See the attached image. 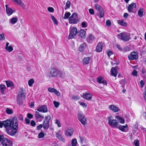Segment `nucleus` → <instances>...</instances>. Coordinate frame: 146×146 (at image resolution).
<instances>
[{
  "mask_svg": "<svg viewBox=\"0 0 146 146\" xmlns=\"http://www.w3.org/2000/svg\"><path fill=\"white\" fill-rule=\"evenodd\" d=\"M78 118L79 120L83 125L86 123V119L84 115L81 113L80 112L78 114Z\"/></svg>",
  "mask_w": 146,
  "mask_h": 146,
  "instance_id": "nucleus-11",
  "label": "nucleus"
},
{
  "mask_svg": "<svg viewBox=\"0 0 146 146\" xmlns=\"http://www.w3.org/2000/svg\"><path fill=\"white\" fill-rule=\"evenodd\" d=\"M51 18L54 22V25H57L58 24V22L56 18L54 17V16L53 15H51Z\"/></svg>",
  "mask_w": 146,
  "mask_h": 146,
  "instance_id": "nucleus-36",
  "label": "nucleus"
},
{
  "mask_svg": "<svg viewBox=\"0 0 146 146\" xmlns=\"http://www.w3.org/2000/svg\"><path fill=\"white\" fill-rule=\"evenodd\" d=\"M94 7L99 12L100 14V18L103 17L104 15L103 9L99 5L97 4L95 5Z\"/></svg>",
  "mask_w": 146,
  "mask_h": 146,
  "instance_id": "nucleus-7",
  "label": "nucleus"
},
{
  "mask_svg": "<svg viewBox=\"0 0 146 146\" xmlns=\"http://www.w3.org/2000/svg\"><path fill=\"white\" fill-rule=\"evenodd\" d=\"M56 137L59 140L62 142L65 141L64 138L62 136V134L60 133H56Z\"/></svg>",
  "mask_w": 146,
  "mask_h": 146,
  "instance_id": "nucleus-29",
  "label": "nucleus"
},
{
  "mask_svg": "<svg viewBox=\"0 0 146 146\" xmlns=\"http://www.w3.org/2000/svg\"><path fill=\"white\" fill-rule=\"evenodd\" d=\"M128 125L126 124L125 125H118V126L117 128L119 130L122 132H127L128 131Z\"/></svg>",
  "mask_w": 146,
  "mask_h": 146,
  "instance_id": "nucleus-14",
  "label": "nucleus"
},
{
  "mask_svg": "<svg viewBox=\"0 0 146 146\" xmlns=\"http://www.w3.org/2000/svg\"><path fill=\"white\" fill-rule=\"evenodd\" d=\"M78 31L76 27H73L72 28L71 32L69 34L68 36V38L71 39L74 38L76 35Z\"/></svg>",
  "mask_w": 146,
  "mask_h": 146,
  "instance_id": "nucleus-9",
  "label": "nucleus"
},
{
  "mask_svg": "<svg viewBox=\"0 0 146 146\" xmlns=\"http://www.w3.org/2000/svg\"><path fill=\"white\" fill-rule=\"evenodd\" d=\"M48 90L49 92L53 93L57 96H60V92L55 88L51 87H49L48 88Z\"/></svg>",
  "mask_w": 146,
  "mask_h": 146,
  "instance_id": "nucleus-16",
  "label": "nucleus"
},
{
  "mask_svg": "<svg viewBox=\"0 0 146 146\" xmlns=\"http://www.w3.org/2000/svg\"><path fill=\"white\" fill-rule=\"evenodd\" d=\"M143 96L144 99L146 102V88L145 89V90L143 93Z\"/></svg>",
  "mask_w": 146,
  "mask_h": 146,
  "instance_id": "nucleus-64",
  "label": "nucleus"
},
{
  "mask_svg": "<svg viewBox=\"0 0 146 146\" xmlns=\"http://www.w3.org/2000/svg\"><path fill=\"white\" fill-rule=\"evenodd\" d=\"M140 86L141 88H143L145 85V83L143 80H141L140 81Z\"/></svg>",
  "mask_w": 146,
  "mask_h": 146,
  "instance_id": "nucleus-59",
  "label": "nucleus"
},
{
  "mask_svg": "<svg viewBox=\"0 0 146 146\" xmlns=\"http://www.w3.org/2000/svg\"><path fill=\"white\" fill-rule=\"evenodd\" d=\"M6 113L8 114H11L13 113V112L12 109L9 108H7L6 110Z\"/></svg>",
  "mask_w": 146,
  "mask_h": 146,
  "instance_id": "nucleus-40",
  "label": "nucleus"
},
{
  "mask_svg": "<svg viewBox=\"0 0 146 146\" xmlns=\"http://www.w3.org/2000/svg\"><path fill=\"white\" fill-rule=\"evenodd\" d=\"M128 12L130 13H135L136 12V5L134 3H132L129 5L127 8Z\"/></svg>",
  "mask_w": 146,
  "mask_h": 146,
  "instance_id": "nucleus-5",
  "label": "nucleus"
},
{
  "mask_svg": "<svg viewBox=\"0 0 146 146\" xmlns=\"http://www.w3.org/2000/svg\"><path fill=\"white\" fill-rule=\"evenodd\" d=\"M6 87L5 85L1 84L0 85V92L2 94H5V91Z\"/></svg>",
  "mask_w": 146,
  "mask_h": 146,
  "instance_id": "nucleus-26",
  "label": "nucleus"
},
{
  "mask_svg": "<svg viewBox=\"0 0 146 146\" xmlns=\"http://www.w3.org/2000/svg\"><path fill=\"white\" fill-rule=\"evenodd\" d=\"M53 104L54 105V106L56 108H58L60 104L59 102H57L55 101L53 102Z\"/></svg>",
  "mask_w": 146,
  "mask_h": 146,
  "instance_id": "nucleus-49",
  "label": "nucleus"
},
{
  "mask_svg": "<svg viewBox=\"0 0 146 146\" xmlns=\"http://www.w3.org/2000/svg\"><path fill=\"white\" fill-rule=\"evenodd\" d=\"M25 95L23 91V88H20L18 93L17 96V100H20L25 98Z\"/></svg>",
  "mask_w": 146,
  "mask_h": 146,
  "instance_id": "nucleus-10",
  "label": "nucleus"
},
{
  "mask_svg": "<svg viewBox=\"0 0 146 146\" xmlns=\"http://www.w3.org/2000/svg\"><path fill=\"white\" fill-rule=\"evenodd\" d=\"M6 12L8 16H10L12 15L13 13L15 12V11L14 10H13L11 8L8 7V5H5Z\"/></svg>",
  "mask_w": 146,
  "mask_h": 146,
  "instance_id": "nucleus-19",
  "label": "nucleus"
},
{
  "mask_svg": "<svg viewBox=\"0 0 146 146\" xmlns=\"http://www.w3.org/2000/svg\"><path fill=\"white\" fill-rule=\"evenodd\" d=\"M87 44L86 43L81 44L78 48V50L80 52H83L84 49L87 47Z\"/></svg>",
  "mask_w": 146,
  "mask_h": 146,
  "instance_id": "nucleus-24",
  "label": "nucleus"
},
{
  "mask_svg": "<svg viewBox=\"0 0 146 146\" xmlns=\"http://www.w3.org/2000/svg\"><path fill=\"white\" fill-rule=\"evenodd\" d=\"M79 22L78 15L76 13H74L72 15L69 17L68 22L70 24H75Z\"/></svg>",
  "mask_w": 146,
  "mask_h": 146,
  "instance_id": "nucleus-3",
  "label": "nucleus"
},
{
  "mask_svg": "<svg viewBox=\"0 0 146 146\" xmlns=\"http://www.w3.org/2000/svg\"><path fill=\"white\" fill-rule=\"evenodd\" d=\"M111 23L110 20H108L106 21V24L107 26H110L111 25Z\"/></svg>",
  "mask_w": 146,
  "mask_h": 146,
  "instance_id": "nucleus-56",
  "label": "nucleus"
},
{
  "mask_svg": "<svg viewBox=\"0 0 146 146\" xmlns=\"http://www.w3.org/2000/svg\"><path fill=\"white\" fill-rule=\"evenodd\" d=\"M72 98L74 100H76L79 99V97L73 95L72 96Z\"/></svg>",
  "mask_w": 146,
  "mask_h": 146,
  "instance_id": "nucleus-54",
  "label": "nucleus"
},
{
  "mask_svg": "<svg viewBox=\"0 0 146 146\" xmlns=\"http://www.w3.org/2000/svg\"><path fill=\"white\" fill-rule=\"evenodd\" d=\"M115 46L116 48H117L119 51L123 52V48H121L120 44L117 43L115 45Z\"/></svg>",
  "mask_w": 146,
  "mask_h": 146,
  "instance_id": "nucleus-41",
  "label": "nucleus"
},
{
  "mask_svg": "<svg viewBox=\"0 0 146 146\" xmlns=\"http://www.w3.org/2000/svg\"><path fill=\"white\" fill-rule=\"evenodd\" d=\"M109 109L114 112H116L119 111V108L114 105H111L108 106Z\"/></svg>",
  "mask_w": 146,
  "mask_h": 146,
  "instance_id": "nucleus-17",
  "label": "nucleus"
},
{
  "mask_svg": "<svg viewBox=\"0 0 146 146\" xmlns=\"http://www.w3.org/2000/svg\"><path fill=\"white\" fill-rule=\"evenodd\" d=\"M104 43L102 42H99L96 47V51L98 52H101Z\"/></svg>",
  "mask_w": 146,
  "mask_h": 146,
  "instance_id": "nucleus-18",
  "label": "nucleus"
},
{
  "mask_svg": "<svg viewBox=\"0 0 146 146\" xmlns=\"http://www.w3.org/2000/svg\"><path fill=\"white\" fill-rule=\"evenodd\" d=\"M9 43L7 42L6 45L5 49L9 52H11L13 50V48L11 46H8Z\"/></svg>",
  "mask_w": 146,
  "mask_h": 146,
  "instance_id": "nucleus-28",
  "label": "nucleus"
},
{
  "mask_svg": "<svg viewBox=\"0 0 146 146\" xmlns=\"http://www.w3.org/2000/svg\"><path fill=\"white\" fill-rule=\"evenodd\" d=\"M91 58V57H86L84 58L83 59L82 64L84 65L87 64H89V61Z\"/></svg>",
  "mask_w": 146,
  "mask_h": 146,
  "instance_id": "nucleus-25",
  "label": "nucleus"
},
{
  "mask_svg": "<svg viewBox=\"0 0 146 146\" xmlns=\"http://www.w3.org/2000/svg\"><path fill=\"white\" fill-rule=\"evenodd\" d=\"M118 36L121 40L125 42L129 40L128 34L126 33H121L118 35Z\"/></svg>",
  "mask_w": 146,
  "mask_h": 146,
  "instance_id": "nucleus-8",
  "label": "nucleus"
},
{
  "mask_svg": "<svg viewBox=\"0 0 146 146\" xmlns=\"http://www.w3.org/2000/svg\"><path fill=\"white\" fill-rule=\"evenodd\" d=\"M78 35L81 38H82L84 39L86 37V32L84 30L81 29L78 33Z\"/></svg>",
  "mask_w": 146,
  "mask_h": 146,
  "instance_id": "nucleus-20",
  "label": "nucleus"
},
{
  "mask_svg": "<svg viewBox=\"0 0 146 146\" xmlns=\"http://www.w3.org/2000/svg\"><path fill=\"white\" fill-rule=\"evenodd\" d=\"M44 136V134L42 132L38 134V138L39 139L43 138Z\"/></svg>",
  "mask_w": 146,
  "mask_h": 146,
  "instance_id": "nucleus-52",
  "label": "nucleus"
},
{
  "mask_svg": "<svg viewBox=\"0 0 146 146\" xmlns=\"http://www.w3.org/2000/svg\"><path fill=\"white\" fill-rule=\"evenodd\" d=\"M130 50V48L127 46L125 47L123 49V51L126 52Z\"/></svg>",
  "mask_w": 146,
  "mask_h": 146,
  "instance_id": "nucleus-46",
  "label": "nucleus"
},
{
  "mask_svg": "<svg viewBox=\"0 0 146 146\" xmlns=\"http://www.w3.org/2000/svg\"><path fill=\"white\" fill-rule=\"evenodd\" d=\"M137 72L135 70H134L131 73L132 75L134 76H137Z\"/></svg>",
  "mask_w": 146,
  "mask_h": 146,
  "instance_id": "nucleus-50",
  "label": "nucleus"
},
{
  "mask_svg": "<svg viewBox=\"0 0 146 146\" xmlns=\"http://www.w3.org/2000/svg\"><path fill=\"white\" fill-rule=\"evenodd\" d=\"M89 11L91 15H93L94 13V10L93 9H89Z\"/></svg>",
  "mask_w": 146,
  "mask_h": 146,
  "instance_id": "nucleus-55",
  "label": "nucleus"
},
{
  "mask_svg": "<svg viewBox=\"0 0 146 146\" xmlns=\"http://www.w3.org/2000/svg\"><path fill=\"white\" fill-rule=\"evenodd\" d=\"M118 23L123 26H126L127 25V23L125 22H124L123 20H118Z\"/></svg>",
  "mask_w": 146,
  "mask_h": 146,
  "instance_id": "nucleus-31",
  "label": "nucleus"
},
{
  "mask_svg": "<svg viewBox=\"0 0 146 146\" xmlns=\"http://www.w3.org/2000/svg\"><path fill=\"white\" fill-rule=\"evenodd\" d=\"M5 82L7 87L13 86V82L11 81H6Z\"/></svg>",
  "mask_w": 146,
  "mask_h": 146,
  "instance_id": "nucleus-34",
  "label": "nucleus"
},
{
  "mask_svg": "<svg viewBox=\"0 0 146 146\" xmlns=\"http://www.w3.org/2000/svg\"><path fill=\"white\" fill-rule=\"evenodd\" d=\"M70 1H67L66 3V5L64 8L65 9H67L70 8Z\"/></svg>",
  "mask_w": 146,
  "mask_h": 146,
  "instance_id": "nucleus-44",
  "label": "nucleus"
},
{
  "mask_svg": "<svg viewBox=\"0 0 146 146\" xmlns=\"http://www.w3.org/2000/svg\"><path fill=\"white\" fill-rule=\"evenodd\" d=\"M35 81L33 79H31L28 81V84L29 86L30 87H32L33 84L34 83Z\"/></svg>",
  "mask_w": 146,
  "mask_h": 146,
  "instance_id": "nucleus-39",
  "label": "nucleus"
},
{
  "mask_svg": "<svg viewBox=\"0 0 146 146\" xmlns=\"http://www.w3.org/2000/svg\"><path fill=\"white\" fill-rule=\"evenodd\" d=\"M78 103L80 105L82 106L83 108H86L87 107V104L86 103L80 102H79Z\"/></svg>",
  "mask_w": 146,
  "mask_h": 146,
  "instance_id": "nucleus-45",
  "label": "nucleus"
},
{
  "mask_svg": "<svg viewBox=\"0 0 146 146\" xmlns=\"http://www.w3.org/2000/svg\"><path fill=\"white\" fill-rule=\"evenodd\" d=\"M18 117L19 120L23 121V117L21 114H19L18 115Z\"/></svg>",
  "mask_w": 146,
  "mask_h": 146,
  "instance_id": "nucleus-58",
  "label": "nucleus"
},
{
  "mask_svg": "<svg viewBox=\"0 0 146 146\" xmlns=\"http://www.w3.org/2000/svg\"><path fill=\"white\" fill-rule=\"evenodd\" d=\"M35 116L39 121H42V119L44 118V116L40 115L39 113L37 111L35 112Z\"/></svg>",
  "mask_w": 146,
  "mask_h": 146,
  "instance_id": "nucleus-23",
  "label": "nucleus"
},
{
  "mask_svg": "<svg viewBox=\"0 0 146 146\" xmlns=\"http://www.w3.org/2000/svg\"><path fill=\"white\" fill-rule=\"evenodd\" d=\"M81 96L84 99L88 100H90L92 97V95L88 92L85 93H83L82 95H81Z\"/></svg>",
  "mask_w": 146,
  "mask_h": 146,
  "instance_id": "nucleus-13",
  "label": "nucleus"
},
{
  "mask_svg": "<svg viewBox=\"0 0 146 146\" xmlns=\"http://www.w3.org/2000/svg\"><path fill=\"white\" fill-rule=\"evenodd\" d=\"M106 53L107 55H112L113 54L112 51L110 50H107L106 51Z\"/></svg>",
  "mask_w": 146,
  "mask_h": 146,
  "instance_id": "nucleus-61",
  "label": "nucleus"
},
{
  "mask_svg": "<svg viewBox=\"0 0 146 146\" xmlns=\"http://www.w3.org/2000/svg\"><path fill=\"white\" fill-rule=\"evenodd\" d=\"M36 123L35 122L33 121L32 120L31 122V126L34 127Z\"/></svg>",
  "mask_w": 146,
  "mask_h": 146,
  "instance_id": "nucleus-63",
  "label": "nucleus"
},
{
  "mask_svg": "<svg viewBox=\"0 0 146 146\" xmlns=\"http://www.w3.org/2000/svg\"><path fill=\"white\" fill-rule=\"evenodd\" d=\"M45 118L46 119V121H48L51 119V117L50 115H48L47 116H45Z\"/></svg>",
  "mask_w": 146,
  "mask_h": 146,
  "instance_id": "nucleus-60",
  "label": "nucleus"
},
{
  "mask_svg": "<svg viewBox=\"0 0 146 146\" xmlns=\"http://www.w3.org/2000/svg\"><path fill=\"white\" fill-rule=\"evenodd\" d=\"M119 69V67L116 66L115 68L112 67L111 70L110 74L111 75L116 77L117 74V70Z\"/></svg>",
  "mask_w": 146,
  "mask_h": 146,
  "instance_id": "nucleus-15",
  "label": "nucleus"
},
{
  "mask_svg": "<svg viewBox=\"0 0 146 146\" xmlns=\"http://www.w3.org/2000/svg\"><path fill=\"white\" fill-rule=\"evenodd\" d=\"M103 80V78L102 77H99L98 78V83L101 84Z\"/></svg>",
  "mask_w": 146,
  "mask_h": 146,
  "instance_id": "nucleus-53",
  "label": "nucleus"
},
{
  "mask_svg": "<svg viewBox=\"0 0 146 146\" xmlns=\"http://www.w3.org/2000/svg\"><path fill=\"white\" fill-rule=\"evenodd\" d=\"M94 39V36L92 34L89 35L86 38L87 42L88 43H92Z\"/></svg>",
  "mask_w": 146,
  "mask_h": 146,
  "instance_id": "nucleus-22",
  "label": "nucleus"
},
{
  "mask_svg": "<svg viewBox=\"0 0 146 146\" xmlns=\"http://www.w3.org/2000/svg\"><path fill=\"white\" fill-rule=\"evenodd\" d=\"M71 15V13L69 12L66 11L65 12L64 14V16L63 17V19H66L69 18L70 16Z\"/></svg>",
  "mask_w": 146,
  "mask_h": 146,
  "instance_id": "nucleus-37",
  "label": "nucleus"
},
{
  "mask_svg": "<svg viewBox=\"0 0 146 146\" xmlns=\"http://www.w3.org/2000/svg\"><path fill=\"white\" fill-rule=\"evenodd\" d=\"M18 21V18L17 17H13L10 19V23L12 24H14L17 23Z\"/></svg>",
  "mask_w": 146,
  "mask_h": 146,
  "instance_id": "nucleus-35",
  "label": "nucleus"
},
{
  "mask_svg": "<svg viewBox=\"0 0 146 146\" xmlns=\"http://www.w3.org/2000/svg\"><path fill=\"white\" fill-rule=\"evenodd\" d=\"M37 110L40 112L46 113L48 111L47 106L46 105L39 106L37 107Z\"/></svg>",
  "mask_w": 146,
  "mask_h": 146,
  "instance_id": "nucleus-12",
  "label": "nucleus"
},
{
  "mask_svg": "<svg viewBox=\"0 0 146 146\" xmlns=\"http://www.w3.org/2000/svg\"><path fill=\"white\" fill-rule=\"evenodd\" d=\"M144 9L143 8H140L138 12V14L139 17H142L143 16Z\"/></svg>",
  "mask_w": 146,
  "mask_h": 146,
  "instance_id": "nucleus-32",
  "label": "nucleus"
},
{
  "mask_svg": "<svg viewBox=\"0 0 146 146\" xmlns=\"http://www.w3.org/2000/svg\"><path fill=\"white\" fill-rule=\"evenodd\" d=\"M27 115L28 117L30 119H31L33 118V116L31 114L28 113L27 114Z\"/></svg>",
  "mask_w": 146,
  "mask_h": 146,
  "instance_id": "nucleus-62",
  "label": "nucleus"
},
{
  "mask_svg": "<svg viewBox=\"0 0 146 146\" xmlns=\"http://www.w3.org/2000/svg\"><path fill=\"white\" fill-rule=\"evenodd\" d=\"M5 38L4 34L2 33L0 34V40H5Z\"/></svg>",
  "mask_w": 146,
  "mask_h": 146,
  "instance_id": "nucleus-48",
  "label": "nucleus"
},
{
  "mask_svg": "<svg viewBox=\"0 0 146 146\" xmlns=\"http://www.w3.org/2000/svg\"><path fill=\"white\" fill-rule=\"evenodd\" d=\"M65 76V73L62 72L55 68H52L47 76L49 78L60 77H64Z\"/></svg>",
  "mask_w": 146,
  "mask_h": 146,
  "instance_id": "nucleus-2",
  "label": "nucleus"
},
{
  "mask_svg": "<svg viewBox=\"0 0 146 146\" xmlns=\"http://www.w3.org/2000/svg\"><path fill=\"white\" fill-rule=\"evenodd\" d=\"M133 143L135 146H139V141L138 139H135L133 141Z\"/></svg>",
  "mask_w": 146,
  "mask_h": 146,
  "instance_id": "nucleus-42",
  "label": "nucleus"
},
{
  "mask_svg": "<svg viewBox=\"0 0 146 146\" xmlns=\"http://www.w3.org/2000/svg\"><path fill=\"white\" fill-rule=\"evenodd\" d=\"M108 124L111 126L113 128L117 127L119 123L116 120L112 119L111 117L108 118Z\"/></svg>",
  "mask_w": 146,
  "mask_h": 146,
  "instance_id": "nucleus-6",
  "label": "nucleus"
},
{
  "mask_svg": "<svg viewBox=\"0 0 146 146\" xmlns=\"http://www.w3.org/2000/svg\"><path fill=\"white\" fill-rule=\"evenodd\" d=\"M48 11L50 12H53L54 11V9L52 7H49L48 8Z\"/></svg>",
  "mask_w": 146,
  "mask_h": 146,
  "instance_id": "nucleus-57",
  "label": "nucleus"
},
{
  "mask_svg": "<svg viewBox=\"0 0 146 146\" xmlns=\"http://www.w3.org/2000/svg\"><path fill=\"white\" fill-rule=\"evenodd\" d=\"M142 72L143 77H145L146 74V69L143 68L142 70Z\"/></svg>",
  "mask_w": 146,
  "mask_h": 146,
  "instance_id": "nucleus-51",
  "label": "nucleus"
},
{
  "mask_svg": "<svg viewBox=\"0 0 146 146\" xmlns=\"http://www.w3.org/2000/svg\"><path fill=\"white\" fill-rule=\"evenodd\" d=\"M128 58L129 60H134L138 59V55H128Z\"/></svg>",
  "mask_w": 146,
  "mask_h": 146,
  "instance_id": "nucleus-33",
  "label": "nucleus"
},
{
  "mask_svg": "<svg viewBox=\"0 0 146 146\" xmlns=\"http://www.w3.org/2000/svg\"><path fill=\"white\" fill-rule=\"evenodd\" d=\"M43 127L45 129H47L49 127V123L48 121H44L43 123Z\"/></svg>",
  "mask_w": 146,
  "mask_h": 146,
  "instance_id": "nucleus-30",
  "label": "nucleus"
},
{
  "mask_svg": "<svg viewBox=\"0 0 146 146\" xmlns=\"http://www.w3.org/2000/svg\"><path fill=\"white\" fill-rule=\"evenodd\" d=\"M88 25V23L86 21H83L81 23L82 27L83 28H86Z\"/></svg>",
  "mask_w": 146,
  "mask_h": 146,
  "instance_id": "nucleus-43",
  "label": "nucleus"
},
{
  "mask_svg": "<svg viewBox=\"0 0 146 146\" xmlns=\"http://www.w3.org/2000/svg\"><path fill=\"white\" fill-rule=\"evenodd\" d=\"M77 143V141L76 139L75 138L73 139L72 141L71 144L72 146H76Z\"/></svg>",
  "mask_w": 146,
  "mask_h": 146,
  "instance_id": "nucleus-38",
  "label": "nucleus"
},
{
  "mask_svg": "<svg viewBox=\"0 0 146 146\" xmlns=\"http://www.w3.org/2000/svg\"><path fill=\"white\" fill-rule=\"evenodd\" d=\"M3 146H11L12 142L10 139L4 137V136L2 135H0V142Z\"/></svg>",
  "mask_w": 146,
  "mask_h": 146,
  "instance_id": "nucleus-4",
  "label": "nucleus"
},
{
  "mask_svg": "<svg viewBox=\"0 0 146 146\" xmlns=\"http://www.w3.org/2000/svg\"><path fill=\"white\" fill-rule=\"evenodd\" d=\"M115 118L117 119L119 122L121 124H124L125 122V119L124 118L119 116H116Z\"/></svg>",
  "mask_w": 146,
  "mask_h": 146,
  "instance_id": "nucleus-27",
  "label": "nucleus"
},
{
  "mask_svg": "<svg viewBox=\"0 0 146 146\" xmlns=\"http://www.w3.org/2000/svg\"><path fill=\"white\" fill-rule=\"evenodd\" d=\"M18 124L17 119L15 117L11 120L7 119L4 121V127L7 133L11 136H14L17 133Z\"/></svg>",
  "mask_w": 146,
  "mask_h": 146,
  "instance_id": "nucleus-1",
  "label": "nucleus"
},
{
  "mask_svg": "<svg viewBox=\"0 0 146 146\" xmlns=\"http://www.w3.org/2000/svg\"><path fill=\"white\" fill-rule=\"evenodd\" d=\"M54 123H55L58 126V127H60L61 126V124L60 123V122L59 120L57 119H56L54 121Z\"/></svg>",
  "mask_w": 146,
  "mask_h": 146,
  "instance_id": "nucleus-47",
  "label": "nucleus"
},
{
  "mask_svg": "<svg viewBox=\"0 0 146 146\" xmlns=\"http://www.w3.org/2000/svg\"><path fill=\"white\" fill-rule=\"evenodd\" d=\"M73 130L71 128H68L66 131L65 135L68 136H70L73 134Z\"/></svg>",
  "mask_w": 146,
  "mask_h": 146,
  "instance_id": "nucleus-21",
  "label": "nucleus"
}]
</instances>
